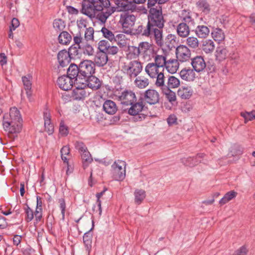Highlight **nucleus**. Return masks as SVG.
I'll list each match as a JSON object with an SVG mask.
<instances>
[{
	"instance_id": "f257e3e1",
	"label": "nucleus",
	"mask_w": 255,
	"mask_h": 255,
	"mask_svg": "<svg viewBox=\"0 0 255 255\" xmlns=\"http://www.w3.org/2000/svg\"><path fill=\"white\" fill-rule=\"evenodd\" d=\"M81 12L91 19L96 17L104 23L115 11L110 0H83Z\"/></svg>"
},
{
	"instance_id": "f03ea898",
	"label": "nucleus",
	"mask_w": 255,
	"mask_h": 255,
	"mask_svg": "<svg viewBox=\"0 0 255 255\" xmlns=\"http://www.w3.org/2000/svg\"><path fill=\"white\" fill-rule=\"evenodd\" d=\"M127 163L122 160H115L111 165L110 174L113 179L116 181H123L126 175Z\"/></svg>"
},
{
	"instance_id": "7ed1b4c3",
	"label": "nucleus",
	"mask_w": 255,
	"mask_h": 255,
	"mask_svg": "<svg viewBox=\"0 0 255 255\" xmlns=\"http://www.w3.org/2000/svg\"><path fill=\"white\" fill-rule=\"evenodd\" d=\"M162 30L163 29H159L148 21L145 25H141L138 26L137 29L138 34L145 37H153L155 42L157 39H159V36H160V34Z\"/></svg>"
},
{
	"instance_id": "20e7f679",
	"label": "nucleus",
	"mask_w": 255,
	"mask_h": 255,
	"mask_svg": "<svg viewBox=\"0 0 255 255\" xmlns=\"http://www.w3.org/2000/svg\"><path fill=\"white\" fill-rule=\"evenodd\" d=\"M148 21L159 29H163L165 20L162 14V6H158L156 8H150L148 15Z\"/></svg>"
},
{
	"instance_id": "39448f33",
	"label": "nucleus",
	"mask_w": 255,
	"mask_h": 255,
	"mask_svg": "<svg viewBox=\"0 0 255 255\" xmlns=\"http://www.w3.org/2000/svg\"><path fill=\"white\" fill-rule=\"evenodd\" d=\"M142 63L139 60H134L125 64L122 70L130 79L136 77L142 71Z\"/></svg>"
},
{
	"instance_id": "423d86ee",
	"label": "nucleus",
	"mask_w": 255,
	"mask_h": 255,
	"mask_svg": "<svg viewBox=\"0 0 255 255\" xmlns=\"http://www.w3.org/2000/svg\"><path fill=\"white\" fill-rule=\"evenodd\" d=\"M79 70H80L79 76L81 77L82 82H86L85 79L93 75L95 72V63L91 60H83L79 64Z\"/></svg>"
},
{
	"instance_id": "0eeeda50",
	"label": "nucleus",
	"mask_w": 255,
	"mask_h": 255,
	"mask_svg": "<svg viewBox=\"0 0 255 255\" xmlns=\"http://www.w3.org/2000/svg\"><path fill=\"white\" fill-rule=\"evenodd\" d=\"M135 20L136 17L133 14H129L128 12H124L121 14L120 22L126 33L130 34L132 32Z\"/></svg>"
},
{
	"instance_id": "6e6552de",
	"label": "nucleus",
	"mask_w": 255,
	"mask_h": 255,
	"mask_svg": "<svg viewBox=\"0 0 255 255\" xmlns=\"http://www.w3.org/2000/svg\"><path fill=\"white\" fill-rule=\"evenodd\" d=\"M129 106L130 107L128 109V114L131 116H135V120L140 121L145 118V115L140 114L145 106L142 100L139 99L138 101L136 100Z\"/></svg>"
},
{
	"instance_id": "1a4fd4ad",
	"label": "nucleus",
	"mask_w": 255,
	"mask_h": 255,
	"mask_svg": "<svg viewBox=\"0 0 255 255\" xmlns=\"http://www.w3.org/2000/svg\"><path fill=\"white\" fill-rule=\"evenodd\" d=\"M118 100L123 106H129L136 101V96L133 90L125 89L117 95Z\"/></svg>"
},
{
	"instance_id": "9d476101",
	"label": "nucleus",
	"mask_w": 255,
	"mask_h": 255,
	"mask_svg": "<svg viewBox=\"0 0 255 255\" xmlns=\"http://www.w3.org/2000/svg\"><path fill=\"white\" fill-rule=\"evenodd\" d=\"M160 35L159 39H157L155 42L156 44L162 49H171L174 46V44L176 43V36L174 34H169L163 39V30Z\"/></svg>"
},
{
	"instance_id": "9b49d317",
	"label": "nucleus",
	"mask_w": 255,
	"mask_h": 255,
	"mask_svg": "<svg viewBox=\"0 0 255 255\" xmlns=\"http://www.w3.org/2000/svg\"><path fill=\"white\" fill-rule=\"evenodd\" d=\"M175 54L177 59L182 63L189 61L191 57L190 49L184 45H180L176 47Z\"/></svg>"
},
{
	"instance_id": "f8f14e48",
	"label": "nucleus",
	"mask_w": 255,
	"mask_h": 255,
	"mask_svg": "<svg viewBox=\"0 0 255 255\" xmlns=\"http://www.w3.org/2000/svg\"><path fill=\"white\" fill-rule=\"evenodd\" d=\"M142 99L149 105H155L159 103V94L154 89H149L142 94Z\"/></svg>"
},
{
	"instance_id": "ddd939ff",
	"label": "nucleus",
	"mask_w": 255,
	"mask_h": 255,
	"mask_svg": "<svg viewBox=\"0 0 255 255\" xmlns=\"http://www.w3.org/2000/svg\"><path fill=\"white\" fill-rule=\"evenodd\" d=\"M115 3L119 8L118 11H137L139 9L132 0H116Z\"/></svg>"
},
{
	"instance_id": "4468645a",
	"label": "nucleus",
	"mask_w": 255,
	"mask_h": 255,
	"mask_svg": "<svg viewBox=\"0 0 255 255\" xmlns=\"http://www.w3.org/2000/svg\"><path fill=\"white\" fill-rule=\"evenodd\" d=\"M2 126L5 131L12 134L19 133L22 128L21 122H12L7 120H2Z\"/></svg>"
},
{
	"instance_id": "2eb2a0df",
	"label": "nucleus",
	"mask_w": 255,
	"mask_h": 255,
	"mask_svg": "<svg viewBox=\"0 0 255 255\" xmlns=\"http://www.w3.org/2000/svg\"><path fill=\"white\" fill-rule=\"evenodd\" d=\"M77 86L73 89L72 92V97L73 99L80 100L85 99L90 95L87 87L81 84H77Z\"/></svg>"
},
{
	"instance_id": "dca6fc26",
	"label": "nucleus",
	"mask_w": 255,
	"mask_h": 255,
	"mask_svg": "<svg viewBox=\"0 0 255 255\" xmlns=\"http://www.w3.org/2000/svg\"><path fill=\"white\" fill-rule=\"evenodd\" d=\"M193 69L197 73L203 72L206 67V63L201 56H196L191 59Z\"/></svg>"
},
{
	"instance_id": "f3484780",
	"label": "nucleus",
	"mask_w": 255,
	"mask_h": 255,
	"mask_svg": "<svg viewBox=\"0 0 255 255\" xmlns=\"http://www.w3.org/2000/svg\"><path fill=\"white\" fill-rule=\"evenodd\" d=\"M3 120L21 123L22 118L19 111L17 108L13 107L10 109L8 113L4 114L3 116Z\"/></svg>"
},
{
	"instance_id": "a211bd4d",
	"label": "nucleus",
	"mask_w": 255,
	"mask_h": 255,
	"mask_svg": "<svg viewBox=\"0 0 255 255\" xmlns=\"http://www.w3.org/2000/svg\"><path fill=\"white\" fill-rule=\"evenodd\" d=\"M86 82H83L80 84L88 88H91L93 90H97L99 89L102 85V82L96 76H90L87 79H85Z\"/></svg>"
},
{
	"instance_id": "6ab92c4d",
	"label": "nucleus",
	"mask_w": 255,
	"mask_h": 255,
	"mask_svg": "<svg viewBox=\"0 0 255 255\" xmlns=\"http://www.w3.org/2000/svg\"><path fill=\"white\" fill-rule=\"evenodd\" d=\"M229 51L225 45H220L217 47L215 52L216 61L221 62L230 56Z\"/></svg>"
},
{
	"instance_id": "aec40b11",
	"label": "nucleus",
	"mask_w": 255,
	"mask_h": 255,
	"mask_svg": "<svg viewBox=\"0 0 255 255\" xmlns=\"http://www.w3.org/2000/svg\"><path fill=\"white\" fill-rule=\"evenodd\" d=\"M43 120L45 131L49 135L52 134L54 131V126L51 123V116L50 111L45 108L43 112Z\"/></svg>"
},
{
	"instance_id": "412c9836",
	"label": "nucleus",
	"mask_w": 255,
	"mask_h": 255,
	"mask_svg": "<svg viewBox=\"0 0 255 255\" xmlns=\"http://www.w3.org/2000/svg\"><path fill=\"white\" fill-rule=\"evenodd\" d=\"M79 65L78 66L75 64H71L70 66L67 69V75L71 77L73 79H75V81L76 84H80L82 83L81 77H79L80 70Z\"/></svg>"
},
{
	"instance_id": "4be33fe9",
	"label": "nucleus",
	"mask_w": 255,
	"mask_h": 255,
	"mask_svg": "<svg viewBox=\"0 0 255 255\" xmlns=\"http://www.w3.org/2000/svg\"><path fill=\"white\" fill-rule=\"evenodd\" d=\"M57 83L60 89L68 91L72 87L73 82L69 76L63 75L58 78Z\"/></svg>"
},
{
	"instance_id": "5701e85b",
	"label": "nucleus",
	"mask_w": 255,
	"mask_h": 255,
	"mask_svg": "<svg viewBox=\"0 0 255 255\" xmlns=\"http://www.w3.org/2000/svg\"><path fill=\"white\" fill-rule=\"evenodd\" d=\"M179 17L181 20V23H186L189 26H195V22L192 17V13L189 10H182L179 14Z\"/></svg>"
},
{
	"instance_id": "b1692460",
	"label": "nucleus",
	"mask_w": 255,
	"mask_h": 255,
	"mask_svg": "<svg viewBox=\"0 0 255 255\" xmlns=\"http://www.w3.org/2000/svg\"><path fill=\"white\" fill-rule=\"evenodd\" d=\"M179 75L182 79L188 82H192L196 78L195 71L189 67L182 69Z\"/></svg>"
},
{
	"instance_id": "393cba45",
	"label": "nucleus",
	"mask_w": 255,
	"mask_h": 255,
	"mask_svg": "<svg viewBox=\"0 0 255 255\" xmlns=\"http://www.w3.org/2000/svg\"><path fill=\"white\" fill-rule=\"evenodd\" d=\"M205 154L204 153H199L195 157H189L182 159V162L186 166L192 167L200 163L201 160L199 159L203 158Z\"/></svg>"
},
{
	"instance_id": "a878e982",
	"label": "nucleus",
	"mask_w": 255,
	"mask_h": 255,
	"mask_svg": "<svg viewBox=\"0 0 255 255\" xmlns=\"http://www.w3.org/2000/svg\"><path fill=\"white\" fill-rule=\"evenodd\" d=\"M162 70L153 62L148 63L145 67V73L151 78H155Z\"/></svg>"
},
{
	"instance_id": "bb28decb",
	"label": "nucleus",
	"mask_w": 255,
	"mask_h": 255,
	"mask_svg": "<svg viewBox=\"0 0 255 255\" xmlns=\"http://www.w3.org/2000/svg\"><path fill=\"white\" fill-rule=\"evenodd\" d=\"M186 23H179L176 26V32L179 37L184 38L187 37L190 33V29L189 25Z\"/></svg>"
},
{
	"instance_id": "cd10ccee",
	"label": "nucleus",
	"mask_w": 255,
	"mask_h": 255,
	"mask_svg": "<svg viewBox=\"0 0 255 255\" xmlns=\"http://www.w3.org/2000/svg\"><path fill=\"white\" fill-rule=\"evenodd\" d=\"M57 59L60 66L62 67L67 66L71 61L69 54L66 50H61L58 53Z\"/></svg>"
},
{
	"instance_id": "c85d7f7f",
	"label": "nucleus",
	"mask_w": 255,
	"mask_h": 255,
	"mask_svg": "<svg viewBox=\"0 0 255 255\" xmlns=\"http://www.w3.org/2000/svg\"><path fill=\"white\" fill-rule=\"evenodd\" d=\"M179 62L177 59L170 58L167 59L164 68L169 73L171 74L175 73L179 68Z\"/></svg>"
},
{
	"instance_id": "c756f323",
	"label": "nucleus",
	"mask_w": 255,
	"mask_h": 255,
	"mask_svg": "<svg viewBox=\"0 0 255 255\" xmlns=\"http://www.w3.org/2000/svg\"><path fill=\"white\" fill-rule=\"evenodd\" d=\"M103 108L104 111L109 115H114L118 110L116 103L110 100H107L104 103Z\"/></svg>"
},
{
	"instance_id": "7c9ffc66",
	"label": "nucleus",
	"mask_w": 255,
	"mask_h": 255,
	"mask_svg": "<svg viewBox=\"0 0 255 255\" xmlns=\"http://www.w3.org/2000/svg\"><path fill=\"white\" fill-rule=\"evenodd\" d=\"M108 60V55L103 52H98L97 53L94 58V63L99 67H102L105 65Z\"/></svg>"
},
{
	"instance_id": "2f4dec72",
	"label": "nucleus",
	"mask_w": 255,
	"mask_h": 255,
	"mask_svg": "<svg viewBox=\"0 0 255 255\" xmlns=\"http://www.w3.org/2000/svg\"><path fill=\"white\" fill-rule=\"evenodd\" d=\"M153 63L159 67L162 70H164L167 61V57L165 54H158L156 53L153 56Z\"/></svg>"
},
{
	"instance_id": "473e14b6",
	"label": "nucleus",
	"mask_w": 255,
	"mask_h": 255,
	"mask_svg": "<svg viewBox=\"0 0 255 255\" xmlns=\"http://www.w3.org/2000/svg\"><path fill=\"white\" fill-rule=\"evenodd\" d=\"M138 48L140 54L142 53L144 56L148 55V53H151L153 51L152 44L147 41L140 42L138 44Z\"/></svg>"
},
{
	"instance_id": "72a5a7b5",
	"label": "nucleus",
	"mask_w": 255,
	"mask_h": 255,
	"mask_svg": "<svg viewBox=\"0 0 255 255\" xmlns=\"http://www.w3.org/2000/svg\"><path fill=\"white\" fill-rule=\"evenodd\" d=\"M193 90L191 87H181L177 91V95L182 99H188L192 95Z\"/></svg>"
},
{
	"instance_id": "f704fd0d",
	"label": "nucleus",
	"mask_w": 255,
	"mask_h": 255,
	"mask_svg": "<svg viewBox=\"0 0 255 255\" xmlns=\"http://www.w3.org/2000/svg\"><path fill=\"white\" fill-rule=\"evenodd\" d=\"M195 33L200 38H206L210 33V29L206 25H199L195 30Z\"/></svg>"
},
{
	"instance_id": "c9c22d12",
	"label": "nucleus",
	"mask_w": 255,
	"mask_h": 255,
	"mask_svg": "<svg viewBox=\"0 0 255 255\" xmlns=\"http://www.w3.org/2000/svg\"><path fill=\"white\" fill-rule=\"evenodd\" d=\"M212 38L216 41L220 43L225 40V34L221 28H214L211 32Z\"/></svg>"
},
{
	"instance_id": "e433bc0d",
	"label": "nucleus",
	"mask_w": 255,
	"mask_h": 255,
	"mask_svg": "<svg viewBox=\"0 0 255 255\" xmlns=\"http://www.w3.org/2000/svg\"><path fill=\"white\" fill-rule=\"evenodd\" d=\"M140 55V52L138 47L134 46H129L127 53V57L128 59H136Z\"/></svg>"
},
{
	"instance_id": "4c0bfd02",
	"label": "nucleus",
	"mask_w": 255,
	"mask_h": 255,
	"mask_svg": "<svg viewBox=\"0 0 255 255\" xmlns=\"http://www.w3.org/2000/svg\"><path fill=\"white\" fill-rule=\"evenodd\" d=\"M237 192L232 190L226 193L224 197L219 201V204L221 205H223L232 199H234L237 196Z\"/></svg>"
},
{
	"instance_id": "58836bf2",
	"label": "nucleus",
	"mask_w": 255,
	"mask_h": 255,
	"mask_svg": "<svg viewBox=\"0 0 255 255\" xmlns=\"http://www.w3.org/2000/svg\"><path fill=\"white\" fill-rule=\"evenodd\" d=\"M186 46L193 49H197L199 46V41L197 38L194 36L187 37L186 39Z\"/></svg>"
},
{
	"instance_id": "ea45409f",
	"label": "nucleus",
	"mask_w": 255,
	"mask_h": 255,
	"mask_svg": "<svg viewBox=\"0 0 255 255\" xmlns=\"http://www.w3.org/2000/svg\"><path fill=\"white\" fill-rule=\"evenodd\" d=\"M196 6L198 9L204 13L208 14L210 11L209 4L206 0H200L196 2Z\"/></svg>"
},
{
	"instance_id": "a19ab883",
	"label": "nucleus",
	"mask_w": 255,
	"mask_h": 255,
	"mask_svg": "<svg viewBox=\"0 0 255 255\" xmlns=\"http://www.w3.org/2000/svg\"><path fill=\"white\" fill-rule=\"evenodd\" d=\"M215 46L214 42L211 40H206L202 45V49L206 54L211 53L215 49Z\"/></svg>"
},
{
	"instance_id": "79ce46f5",
	"label": "nucleus",
	"mask_w": 255,
	"mask_h": 255,
	"mask_svg": "<svg viewBox=\"0 0 255 255\" xmlns=\"http://www.w3.org/2000/svg\"><path fill=\"white\" fill-rule=\"evenodd\" d=\"M72 40V36L67 31H62L58 36V40L60 43L63 45L69 44Z\"/></svg>"
},
{
	"instance_id": "37998d69",
	"label": "nucleus",
	"mask_w": 255,
	"mask_h": 255,
	"mask_svg": "<svg viewBox=\"0 0 255 255\" xmlns=\"http://www.w3.org/2000/svg\"><path fill=\"white\" fill-rule=\"evenodd\" d=\"M115 36L113 42H116L118 45L121 47H123L126 46L127 43L128 39L126 35L123 33L117 34Z\"/></svg>"
},
{
	"instance_id": "c03bdc74",
	"label": "nucleus",
	"mask_w": 255,
	"mask_h": 255,
	"mask_svg": "<svg viewBox=\"0 0 255 255\" xmlns=\"http://www.w3.org/2000/svg\"><path fill=\"white\" fill-rule=\"evenodd\" d=\"M80 154L82 159L83 167L85 168L93 161V158L88 150L84 152H82Z\"/></svg>"
},
{
	"instance_id": "a18cd8bd",
	"label": "nucleus",
	"mask_w": 255,
	"mask_h": 255,
	"mask_svg": "<svg viewBox=\"0 0 255 255\" xmlns=\"http://www.w3.org/2000/svg\"><path fill=\"white\" fill-rule=\"evenodd\" d=\"M134 83L138 88L143 89L149 85V82L147 78L140 76L135 79Z\"/></svg>"
},
{
	"instance_id": "49530a36",
	"label": "nucleus",
	"mask_w": 255,
	"mask_h": 255,
	"mask_svg": "<svg viewBox=\"0 0 255 255\" xmlns=\"http://www.w3.org/2000/svg\"><path fill=\"white\" fill-rule=\"evenodd\" d=\"M167 85L166 86L165 88L174 89L179 87L180 85V81L176 77L171 76L168 77L167 83Z\"/></svg>"
},
{
	"instance_id": "de8ad7c7",
	"label": "nucleus",
	"mask_w": 255,
	"mask_h": 255,
	"mask_svg": "<svg viewBox=\"0 0 255 255\" xmlns=\"http://www.w3.org/2000/svg\"><path fill=\"white\" fill-rule=\"evenodd\" d=\"M162 92L169 102L173 104L176 102V96L175 92L168 88H163Z\"/></svg>"
},
{
	"instance_id": "09e8293b",
	"label": "nucleus",
	"mask_w": 255,
	"mask_h": 255,
	"mask_svg": "<svg viewBox=\"0 0 255 255\" xmlns=\"http://www.w3.org/2000/svg\"><path fill=\"white\" fill-rule=\"evenodd\" d=\"M81 49L85 55L91 56L94 54V50L92 46L85 41L84 44L81 45V47L79 48Z\"/></svg>"
},
{
	"instance_id": "8fccbe9b",
	"label": "nucleus",
	"mask_w": 255,
	"mask_h": 255,
	"mask_svg": "<svg viewBox=\"0 0 255 255\" xmlns=\"http://www.w3.org/2000/svg\"><path fill=\"white\" fill-rule=\"evenodd\" d=\"M92 226L91 229L89 231L85 233L83 237V242L86 246L90 245L92 243V234L91 233V231H92L94 228V221L93 219L92 221Z\"/></svg>"
},
{
	"instance_id": "3c124183",
	"label": "nucleus",
	"mask_w": 255,
	"mask_h": 255,
	"mask_svg": "<svg viewBox=\"0 0 255 255\" xmlns=\"http://www.w3.org/2000/svg\"><path fill=\"white\" fill-rule=\"evenodd\" d=\"M135 202L140 204L145 197V192L142 189H137L134 192Z\"/></svg>"
},
{
	"instance_id": "603ef678",
	"label": "nucleus",
	"mask_w": 255,
	"mask_h": 255,
	"mask_svg": "<svg viewBox=\"0 0 255 255\" xmlns=\"http://www.w3.org/2000/svg\"><path fill=\"white\" fill-rule=\"evenodd\" d=\"M79 48L78 46L72 45L69 48L67 53L69 54L70 57L71 59H76L80 57Z\"/></svg>"
},
{
	"instance_id": "864d4df0",
	"label": "nucleus",
	"mask_w": 255,
	"mask_h": 255,
	"mask_svg": "<svg viewBox=\"0 0 255 255\" xmlns=\"http://www.w3.org/2000/svg\"><path fill=\"white\" fill-rule=\"evenodd\" d=\"M60 152H61V156L62 159L63 160V161L64 162H66L67 164V170L66 171V172H67V174H68L69 169L68 159L66 158V155H67L70 153L69 147L67 146H63L61 148V149L60 150Z\"/></svg>"
},
{
	"instance_id": "5fc2aeb1",
	"label": "nucleus",
	"mask_w": 255,
	"mask_h": 255,
	"mask_svg": "<svg viewBox=\"0 0 255 255\" xmlns=\"http://www.w3.org/2000/svg\"><path fill=\"white\" fill-rule=\"evenodd\" d=\"M163 72V70H161V71L158 74L157 77H155V78H156L155 85L157 87H161L162 90L163 88H164L166 87L164 85V76Z\"/></svg>"
},
{
	"instance_id": "6e6d98bb",
	"label": "nucleus",
	"mask_w": 255,
	"mask_h": 255,
	"mask_svg": "<svg viewBox=\"0 0 255 255\" xmlns=\"http://www.w3.org/2000/svg\"><path fill=\"white\" fill-rule=\"evenodd\" d=\"M101 32L106 38L109 40L111 42H113L116 32L113 33L112 31L105 27L102 28Z\"/></svg>"
},
{
	"instance_id": "4d7b16f0",
	"label": "nucleus",
	"mask_w": 255,
	"mask_h": 255,
	"mask_svg": "<svg viewBox=\"0 0 255 255\" xmlns=\"http://www.w3.org/2000/svg\"><path fill=\"white\" fill-rule=\"evenodd\" d=\"M24 210L25 214V220L27 223L30 222L34 218L33 211L28 205H26Z\"/></svg>"
},
{
	"instance_id": "13d9d810",
	"label": "nucleus",
	"mask_w": 255,
	"mask_h": 255,
	"mask_svg": "<svg viewBox=\"0 0 255 255\" xmlns=\"http://www.w3.org/2000/svg\"><path fill=\"white\" fill-rule=\"evenodd\" d=\"M32 79V77L30 75H27L22 77V81L25 90L31 89Z\"/></svg>"
},
{
	"instance_id": "bf43d9fd",
	"label": "nucleus",
	"mask_w": 255,
	"mask_h": 255,
	"mask_svg": "<svg viewBox=\"0 0 255 255\" xmlns=\"http://www.w3.org/2000/svg\"><path fill=\"white\" fill-rule=\"evenodd\" d=\"M54 28L57 31L63 30L65 27V22L61 19H56L53 23Z\"/></svg>"
},
{
	"instance_id": "052dcab7",
	"label": "nucleus",
	"mask_w": 255,
	"mask_h": 255,
	"mask_svg": "<svg viewBox=\"0 0 255 255\" xmlns=\"http://www.w3.org/2000/svg\"><path fill=\"white\" fill-rule=\"evenodd\" d=\"M241 116L245 119V123H247L249 121L255 120V111H252L250 112H242Z\"/></svg>"
},
{
	"instance_id": "680f3d73",
	"label": "nucleus",
	"mask_w": 255,
	"mask_h": 255,
	"mask_svg": "<svg viewBox=\"0 0 255 255\" xmlns=\"http://www.w3.org/2000/svg\"><path fill=\"white\" fill-rule=\"evenodd\" d=\"M94 30L93 27H89L86 28L85 32V40L86 41L93 40Z\"/></svg>"
},
{
	"instance_id": "e2e57ef3",
	"label": "nucleus",
	"mask_w": 255,
	"mask_h": 255,
	"mask_svg": "<svg viewBox=\"0 0 255 255\" xmlns=\"http://www.w3.org/2000/svg\"><path fill=\"white\" fill-rule=\"evenodd\" d=\"M74 44L73 45L78 46L79 48L81 47V45L84 44L85 40H83L80 33H78L73 37Z\"/></svg>"
},
{
	"instance_id": "0e129e2a",
	"label": "nucleus",
	"mask_w": 255,
	"mask_h": 255,
	"mask_svg": "<svg viewBox=\"0 0 255 255\" xmlns=\"http://www.w3.org/2000/svg\"><path fill=\"white\" fill-rule=\"evenodd\" d=\"M69 132L68 128L66 126L63 121H61L59 126V133L62 136H66Z\"/></svg>"
},
{
	"instance_id": "69168bd1",
	"label": "nucleus",
	"mask_w": 255,
	"mask_h": 255,
	"mask_svg": "<svg viewBox=\"0 0 255 255\" xmlns=\"http://www.w3.org/2000/svg\"><path fill=\"white\" fill-rule=\"evenodd\" d=\"M75 146L80 154L88 150L86 145L82 141H77L75 144Z\"/></svg>"
},
{
	"instance_id": "338daca9",
	"label": "nucleus",
	"mask_w": 255,
	"mask_h": 255,
	"mask_svg": "<svg viewBox=\"0 0 255 255\" xmlns=\"http://www.w3.org/2000/svg\"><path fill=\"white\" fill-rule=\"evenodd\" d=\"M110 46L109 42L105 40H101L99 42V49H100L99 52H105L107 49H108V47Z\"/></svg>"
},
{
	"instance_id": "774afa93",
	"label": "nucleus",
	"mask_w": 255,
	"mask_h": 255,
	"mask_svg": "<svg viewBox=\"0 0 255 255\" xmlns=\"http://www.w3.org/2000/svg\"><path fill=\"white\" fill-rule=\"evenodd\" d=\"M119 51V48L118 47L116 46H109L108 47V49H107V50L105 52L106 53V54L107 55H115Z\"/></svg>"
}]
</instances>
